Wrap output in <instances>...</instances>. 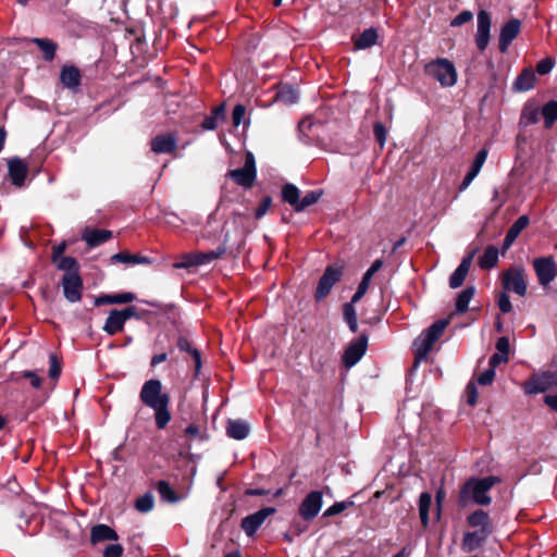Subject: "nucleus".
Masks as SVG:
<instances>
[{"label":"nucleus","instance_id":"1","mask_svg":"<svg viewBox=\"0 0 557 557\" xmlns=\"http://www.w3.org/2000/svg\"><path fill=\"white\" fill-rule=\"evenodd\" d=\"M139 398L145 406L153 410L157 428L164 429L171 421L170 396L162 392L161 381L157 379L146 381L141 386Z\"/></svg>","mask_w":557,"mask_h":557},{"label":"nucleus","instance_id":"2","mask_svg":"<svg viewBox=\"0 0 557 557\" xmlns=\"http://www.w3.org/2000/svg\"><path fill=\"white\" fill-rule=\"evenodd\" d=\"M498 482L499 479L493 475L468 480L460 490L459 505L466 507L472 500L478 505L488 506L492 503V498L487 493Z\"/></svg>","mask_w":557,"mask_h":557},{"label":"nucleus","instance_id":"3","mask_svg":"<svg viewBox=\"0 0 557 557\" xmlns=\"http://www.w3.org/2000/svg\"><path fill=\"white\" fill-rule=\"evenodd\" d=\"M557 388V371H545L533 374L523 383V389L529 395L544 393L550 388ZM544 403L557 412V393L549 394L544 397Z\"/></svg>","mask_w":557,"mask_h":557},{"label":"nucleus","instance_id":"4","mask_svg":"<svg viewBox=\"0 0 557 557\" xmlns=\"http://www.w3.org/2000/svg\"><path fill=\"white\" fill-rule=\"evenodd\" d=\"M448 325V320L442 319L424 330L414 341V354L417 360L425 359L435 342L442 336Z\"/></svg>","mask_w":557,"mask_h":557},{"label":"nucleus","instance_id":"5","mask_svg":"<svg viewBox=\"0 0 557 557\" xmlns=\"http://www.w3.org/2000/svg\"><path fill=\"white\" fill-rule=\"evenodd\" d=\"M429 76L436 79L443 87H451L457 83V71L453 62L447 59H437L425 65Z\"/></svg>","mask_w":557,"mask_h":557},{"label":"nucleus","instance_id":"6","mask_svg":"<svg viewBox=\"0 0 557 557\" xmlns=\"http://www.w3.org/2000/svg\"><path fill=\"white\" fill-rule=\"evenodd\" d=\"M502 285L504 292H512L523 297L528 288L523 268L512 267L506 270L502 275Z\"/></svg>","mask_w":557,"mask_h":557},{"label":"nucleus","instance_id":"7","mask_svg":"<svg viewBox=\"0 0 557 557\" xmlns=\"http://www.w3.org/2000/svg\"><path fill=\"white\" fill-rule=\"evenodd\" d=\"M136 315V309L134 307H127L122 310L113 309L110 311L103 331L109 335H114L121 332L127 320Z\"/></svg>","mask_w":557,"mask_h":557},{"label":"nucleus","instance_id":"8","mask_svg":"<svg viewBox=\"0 0 557 557\" xmlns=\"http://www.w3.org/2000/svg\"><path fill=\"white\" fill-rule=\"evenodd\" d=\"M342 274L343 271L341 267L329 265L318 283L315 299L321 300L325 298L330 294L332 287L339 281Z\"/></svg>","mask_w":557,"mask_h":557},{"label":"nucleus","instance_id":"9","mask_svg":"<svg viewBox=\"0 0 557 557\" xmlns=\"http://www.w3.org/2000/svg\"><path fill=\"white\" fill-rule=\"evenodd\" d=\"M61 284L66 300L70 302H77L81 300L83 294V281L79 273H64Z\"/></svg>","mask_w":557,"mask_h":557},{"label":"nucleus","instance_id":"10","mask_svg":"<svg viewBox=\"0 0 557 557\" xmlns=\"http://www.w3.org/2000/svg\"><path fill=\"white\" fill-rule=\"evenodd\" d=\"M322 505V493L320 491H312L302 499L299 506V515L304 520L310 521L318 516Z\"/></svg>","mask_w":557,"mask_h":557},{"label":"nucleus","instance_id":"11","mask_svg":"<svg viewBox=\"0 0 557 557\" xmlns=\"http://www.w3.org/2000/svg\"><path fill=\"white\" fill-rule=\"evenodd\" d=\"M533 268L541 285H548L557 275V263L553 257L535 259Z\"/></svg>","mask_w":557,"mask_h":557},{"label":"nucleus","instance_id":"12","mask_svg":"<svg viewBox=\"0 0 557 557\" xmlns=\"http://www.w3.org/2000/svg\"><path fill=\"white\" fill-rule=\"evenodd\" d=\"M275 512L273 507H264L255 513L245 517L242 520L240 527L247 536L251 537L256 534L258 529L263 524L265 519Z\"/></svg>","mask_w":557,"mask_h":557},{"label":"nucleus","instance_id":"13","mask_svg":"<svg viewBox=\"0 0 557 557\" xmlns=\"http://www.w3.org/2000/svg\"><path fill=\"white\" fill-rule=\"evenodd\" d=\"M491 16L486 11L478 13V30L475 44L479 50L484 51L490 41Z\"/></svg>","mask_w":557,"mask_h":557},{"label":"nucleus","instance_id":"14","mask_svg":"<svg viewBox=\"0 0 557 557\" xmlns=\"http://www.w3.org/2000/svg\"><path fill=\"white\" fill-rule=\"evenodd\" d=\"M367 350V339L364 337L351 343L343 355L345 367H354L364 355Z\"/></svg>","mask_w":557,"mask_h":557},{"label":"nucleus","instance_id":"15","mask_svg":"<svg viewBox=\"0 0 557 557\" xmlns=\"http://www.w3.org/2000/svg\"><path fill=\"white\" fill-rule=\"evenodd\" d=\"M28 166L25 161L20 158H12L8 161L9 177L13 185L21 187L24 185Z\"/></svg>","mask_w":557,"mask_h":557},{"label":"nucleus","instance_id":"16","mask_svg":"<svg viewBox=\"0 0 557 557\" xmlns=\"http://www.w3.org/2000/svg\"><path fill=\"white\" fill-rule=\"evenodd\" d=\"M487 156H488V151L485 148L481 149L476 153V156L471 164L470 170L468 171V173L466 174L463 181L461 182V184L459 186V191L466 190L470 186V184L473 182V180L479 175L483 164L485 163V161L487 159Z\"/></svg>","mask_w":557,"mask_h":557},{"label":"nucleus","instance_id":"17","mask_svg":"<svg viewBox=\"0 0 557 557\" xmlns=\"http://www.w3.org/2000/svg\"><path fill=\"white\" fill-rule=\"evenodd\" d=\"M520 26V21L512 18L502 27L499 34V50L502 52H506L512 40L518 36Z\"/></svg>","mask_w":557,"mask_h":557},{"label":"nucleus","instance_id":"18","mask_svg":"<svg viewBox=\"0 0 557 557\" xmlns=\"http://www.w3.org/2000/svg\"><path fill=\"white\" fill-rule=\"evenodd\" d=\"M474 253L475 251H472L468 256L463 257L458 268L450 275L449 286L451 288H458L462 285L471 267Z\"/></svg>","mask_w":557,"mask_h":557},{"label":"nucleus","instance_id":"19","mask_svg":"<svg viewBox=\"0 0 557 557\" xmlns=\"http://www.w3.org/2000/svg\"><path fill=\"white\" fill-rule=\"evenodd\" d=\"M491 534L492 533H488L486 530L467 532L462 539V549L468 553L476 550Z\"/></svg>","mask_w":557,"mask_h":557},{"label":"nucleus","instance_id":"20","mask_svg":"<svg viewBox=\"0 0 557 557\" xmlns=\"http://www.w3.org/2000/svg\"><path fill=\"white\" fill-rule=\"evenodd\" d=\"M177 141L172 134H162L151 140V150L154 153H170L176 149Z\"/></svg>","mask_w":557,"mask_h":557},{"label":"nucleus","instance_id":"21","mask_svg":"<svg viewBox=\"0 0 557 557\" xmlns=\"http://www.w3.org/2000/svg\"><path fill=\"white\" fill-rule=\"evenodd\" d=\"M468 525L479 531L486 530L488 533H493L494 528L491 522L490 516L486 511L479 509L472 512L467 518Z\"/></svg>","mask_w":557,"mask_h":557},{"label":"nucleus","instance_id":"22","mask_svg":"<svg viewBox=\"0 0 557 557\" xmlns=\"http://www.w3.org/2000/svg\"><path fill=\"white\" fill-rule=\"evenodd\" d=\"M81 72L74 65H64L61 69L60 81L65 88L76 90L81 85Z\"/></svg>","mask_w":557,"mask_h":557},{"label":"nucleus","instance_id":"23","mask_svg":"<svg viewBox=\"0 0 557 557\" xmlns=\"http://www.w3.org/2000/svg\"><path fill=\"white\" fill-rule=\"evenodd\" d=\"M224 252H225L224 248H219L216 251L198 252V253L193 255V261L177 263L175 267L176 268H188L191 265L208 264L211 261L220 258Z\"/></svg>","mask_w":557,"mask_h":557},{"label":"nucleus","instance_id":"24","mask_svg":"<svg viewBox=\"0 0 557 557\" xmlns=\"http://www.w3.org/2000/svg\"><path fill=\"white\" fill-rule=\"evenodd\" d=\"M117 539V533L107 524H97L90 532V540L94 544L103 541H116Z\"/></svg>","mask_w":557,"mask_h":557},{"label":"nucleus","instance_id":"25","mask_svg":"<svg viewBox=\"0 0 557 557\" xmlns=\"http://www.w3.org/2000/svg\"><path fill=\"white\" fill-rule=\"evenodd\" d=\"M529 222L530 221L527 215H521L515 221L505 236L504 248L507 249L513 244L520 233L529 225Z\"/></svg>","mask_w":557,"mask_h":557},{"label":"nucleus","instance_id":"26","mask_svg":"<svg viewBox=\"0 0 557 557\" xmlns=\"http://www.w3.org/2000/svg\"><path fill=\"white\" fill-rule=\"evenodd\" d=\"M257 171L245 168L235 169L228 172V176L243 187H251L256 180Z\"/></svg>","mask_w":557,"mask_h":557},{"label":"nucleus","instance_id":"27","mask_svg":"<svg viewBox=\"0 0 557 557\" xmlns=\"http://www.w3.org/2000/svg\"><path fill=\"white\" fill-rule=\"evenodd\" d=\"M112 237V232L108 230H87L83 234V239L89 247H97Z\"/></svg>","mask_w":557,"mask_h":557},{"label":"nucleus","instance_id":"28","mask_svg":"<svg viewBox=\"0 0 557 557\" xmlns=\"http://www.w3.org/2000/svg\"><path fill=\"white\" fill-rule=\"evenodd\" d=\"M226 434L237 441L244 440L249 434V425L243 420H228Z\"/></svg>","mask_w":557,"mask_h":557},{"label":"nucleus","instance_id":"29","mask_svg":"<svg viewBox=\"0 0 557 557\" xmlns=\"http://www.w3.org/2000/svg\"><path fill=\"white\" fill-rule=\"evenodd\" d=\"M111 263H125V264H149L151 261L148 257L133 255L127 251L114 253L110 258Z\"/></svg>","mask_w":557,"mask_h":557},{"label":"nucleus","instance_id":"30","mask_svg":"<svg viewBox=\"0 0 557 557\" xmlns=\"http://www.w3.org/2000/svg\"><path fill=\"white\" fill-rule=\"evenodd\" d=\"M535 74L531 70H524L515 81L513 88L518 91H528L533 88Z\"/></svg>","mask_w":557,"mask_h":557},{"label":"nucleus","instance_id":"31","mask_svg":"<svg viewBox=\"0 0 557 557\" xmlns=\"http://www.w3.org/2000/svg\"><path fill=\"white\" fill-rule=\"evenodd\" d=\"M32 42L38 46L46 61H52L54 59L58 48L54 41L48 38H32Z\"/></svg>","mask_w":557,"mask_h":557},{"label":"nucleus","instance_id":"32","mask_svg":"<svg viewBox=\"0 0 557 557\" xmlns=\"http://www.w3.org/2000/svg\"><path fill=\"white\" fill-rule=\"evenodd\" d=\"M498 262V249L494 246L486 248L484 253L480 257L478 263L481 269H492Z\"/></svg>","mask_w":557,"mask_h":557},{"label":"nucleus","instance_id":"33","mask_svg":"<svg viewBox=\"0 0 557 557\" xmlns=\"http://www.w3.org/2000/svg\"><path fill=\"white\" fill-rule=\"evenodd\" d=\"M377 33L374 28L364 29L355 41L358 49H367L376 44Z\"/></svg>","mask_w":557,"mask_h":557},{"label":"nucleus","instance_id":"34","mask_svg":"<svg viewBox=\"0 0 557 557\" xmlns=\"http://www.w3.org/2000/svg\"><path fill=\"white\" fill-rule=\"evenodd\" d=\"M224 119V104L216 107L209 116L202 122V128L213 131L218 127L221 120Z\"/></svg>","mask_w":557,"mask_h":557},{"label":"nucleus","instance_id":"35","mask_svg":"<svg viewBox=\"0 0 557 557\" xmlns=\"http://www.w3.org/2000/svg\"><path fill=\"white\" fill-rule=\"evenodd\" d=\"M541 114L544 117L546 128H550L557 120V101L552 100L542 107Z\"/></svg>","mask_w":557,"mask_h":557},{"label":"nucleus","instance_id":"36","mask_svg":"<svg viewBox=\"0 0 557 557\" xmlns=\"http://www.w3.org/2000/svg\"><path fill=\"white\" fill-rule=\"evenodd\" d=\"M475 289L473 286L463 289L457 297L456 300V312L463 313L468 310L469 304L474 296Z\"/></svg>","mask_w":557,"mask_h":557},{"label":"nucleus","instance_id":"37","mask_svg":"<svg viewBox=\"0 0 557 557\" xmlns=\"http://www.w3.org/2000/svg\"><path fill=\"white\" fill-rule=\"evenodd\" d=\"M282 197L284 201L297 210V206L300 199V191L295 185L286 184L282 189Z\"/></svg>","mask_w":557,"mask_h":557},{"label":"nucleus","instance_id":"38","mask_svg":"<svg viewBox=\"0 0 557 557\" xmlns=\"http://www.w3.org/2000/svg\"><path fill=\"white\" fill-rule=\"evenodd\" d=\"M432 504V496L429 493H422L419 499V515L421 523L426 527L429 524V511Z\"/></svg>","mask_w":557,"mask_h":557},{"label":"nucleus","instance_id":"39","mask_svg":"<svg viewBox=\"0 0 557 557\" xmlns=\"http://www.w3.org/2000/svg\"><path fill=\"white\" fill-rule=\"evenodd\" d=\"M354 304L355 302H351V301L345 304L344 308H343V313H344V319H345L346 323L348 324L350 331L355 333L358 330V323H357V313H356Z\"/></svg>","mask_w":557,"mask_h":557},{"label":"nucleus","instance_id":"40","mask_svg":"<svg viewBox=\"0 0 557 557\" xmlns=\"http://www.w3.org/2000/svg\"><path fill=\"white\" fill-rule=\"evenodd\" d=\"M158 492L161 498L169 503H176L180 500L175 491L171 487V485L166 481H159L157 485Z\"/></svg>","mask_w":557,"mask_h":557},{"label":"nucleus","instance_id":"41","mask_svg":"<svg viewBox=\"0 0 557 557\" xmlns=\"http://www.w3.org/2000/svg\"><path fill=\"white\" fill-rule=\"evenodd\" d=\"M154 506V497L151 493H146L143 496L138 497L135 503V508L137 511L146 513L152 510Z\"/></svg>","mask_w":557,"mask_h":557},{"label":"nucleus","instance_id":"42","mask_svg":"<svg viewBox=\"0 0 557 557\" xmlns=\"http://www.w3.org/2000/svg\"><path fill=\"white\" fill-rule=\"evenodd\" d=\"M59 270L65 273L76 272L78 273V263L73 257H61L57 262H53Z\"/></svg>","mask_w":557,"mask_h":557},{"label":"nucleus","instance_id":"43","mask_svg":"<svg viewBox=\"0 0 557 557\" xmlns=\"http://www.w3.org/2000/svg\"><path fill=\"white\" fill-rule=\"evenodd\" d=\"M322 196L321 190H311L307 193L301 199H299L298 206H297V212H300L305 210L307 207H310L318 202L320 197Z\"/></svg>","mask_w":557,"mask_h":557},{"label":"nucleus","instance_id":"44","mask_svg":"<svg viewBox=\"0 0 557 557\" xmlns=\"http://www.w3.org/2000/svg\"><path fill=\"white\" fill-rule=\"evenodd\" d=\"M539 110L535 107H525L521 114V123L524 125H531L539 121Z\"/></svg>","mask_w":557,"mask_h":557},{"label":"nucleus","instance_id":"45","mask_svg":"<svg viewBox=\"0 0 557 557\" xmlns=\"http://www.w3.org/2000/svg\"><path fill=\"white\" fill-rule=\"evenodd\" d=\"M278 99L285 103H295L298 100V92L292 87H284L278 94Z\"/></svg>","mask_w":557,"mask_h":557},{"label":"nucleus","instance_id":"46","mask_svg":"<svg viewBox=\"0 0 557 557\" xmlns=\"http://www.w3.org/2000/svg\"><path fill=\"white\" fill-rule=\"evenodd\" d=\"M352 505V502H336L335 504H333L331 507H329L323 516L324 517H331V516H335V515H338L341 512H343L344 510H346L348 508V506Z\"/></svg>","mask_w":557,"mask_h":557},{"label":"nucleus","instance_id":"47","mask_svg":"<svg viewBox=\"0 0 557 557\" xmlns=\"http://www.w3.org/2000/svg\"><path fill=\"white\" fill-rule=\"evenodd\" d=\"M497 305L503 313H509L512 310V305L506 292H502L498 295Z\"/></svg>","mask_w":557,"mask_h":557},{"label":"nucleus","instance_id":"48","mask_svg":"<svg viewBox=\"0 0 557 557\" xmlns=\"http://www.w3.org/2000/svg\"><path fill=\"white\" fill-rule=\"evenodd\" d=\"M373 133H374V137L377 140V143L380 144V146L384 147L385 141H386V136H387L385 126L380 122L375 123L373 126Z\"/></svg>","mask_w":557,"mask_h":557},{"label":"nucleus","instance_id":"49","mask_svg":"<svg viewBox=\"0 0 557 557\" xmlns=\"http://www.w3.org/2000/svg\"><path fill=\"white\" fill-rule=\"evenodd\" d=\"M555 65V62L550 58L541 60L536 65V71L540 75L548 74Z\"/></svg>","mask_w":557,"mask_h":557},{"label":"nucleus","instance_id":"50","mask_svg":"<svg viewBox=\"0 0 557 557\" xmlns=\"http://www.w3.org/2000/svg\"><path fill=\"white\" fill-rule=\"evenodd\" d=\"M369 285H370V281L362 277L356 293L351 297V302H358L367 293Z\"/></svg>","mask_w":557,"mask_h":557},{"label":"nucleus","instance_id":"51","mask_svg":"<svg viewBox=\"0 0 557 557\" xmlns=\"http://www.w3.org/2000/svg\"><path fill=\"white\" fill-rule=\"evenodd\" d=\"M246 114V108L243 104H236L232 112V120L234 126H238Z\"/></svg>","mask_w":557,"mask_h":557},{"label":"nucleus","instance_id":"52","mask_svg":"<svg viewBox=\"0 0 557 557\" xmlns=\"http://www.w3.org/2000/svg\"><path fill=\"white\" fill-rule=\"evenodd\" d=\"M123 547L120 544H110L103 550V557H121Z\"/></svg>","mask_w":557,"mask_h":557},{"label":"nucleus","instance_id":"53","mask_svg":"<svg viewBox=\"0 0 557 557\" xmlns=\"http://www.w3.org/2000/svg\"><path fill=\"white\" fill-rule=\"evenodd\" d=\"M495 377V370L488 368L483 373H481L478 377V383L481 385H490L493 383Z\"/></svg>","mask_w":557,"mask_h":557},{"label":"nucleus","instance_id":"54","mask_svg":"<svg viewBox=\"0 0 557 557\" xmlns=\"http://www.w3.org/2000/svg\"><path fill=\"white\" fill-rule=\"evenodd\" d=\"M473 15L470 11L460 12L450 23L451 26H460L472 20Z\"/></svg>","mask_w":557,"mask_h":557},{"label":"nucleus","instance_id":"55","mask_svg":"<svg viewBox=\"0 0 557 557\" xmlns=\"http://www.w3.org/2000/svg\"><path fill=\"white\" fill-rule=\"evenodd\" d=\"M271 202L272 200L270 197H265L261 200L260 205L257 207L255 211L256 219H261L267 213L271 206Z\"/></svg>","mask_w":557,"mask_h":557},{"label":"nucleus","instance_id":"56","mask_svg":"<svg viewBox=\"0 0 557 557\" xmlns=\"http://www.w3.org/2000/svg\"><path fill=\"white\" fill-rule=\"evenodd\" d=\"M467 404L470 406H474L478 400V391L474 383H469L467 385Z\"/></svg>","mask_w":557,"mask_h":557},{"label":"nucleus","instance_id":"57","mask_svg":"<svg viewBox=\"0 0 557 557\" xmlns=\"http://www.w3.org/2000/svg\"><path fill=\"white\" fill-rule=\"evenodd\" d=\"M509 348H510V345H509V339L507 337L503 336L497 339L496 349H497L498 354H502V355L508 357Z\"/></svg>","mask_w":557,"mask_h":557},{"label":"nucleus","instance_id":"58","mask_svg":"<svg viewBox=\"0 0 557 557\" xmlns=\"http://www.w3.org/2000/svg\"><path fill=\"white\" fill-rule=\"evenodd\" d=\"M66 249V243L62 242L52 247L51 260L52 262H57L61 257H64L63 253Z\"/></svg>","mask_w":557,"mask_h":557},{"label":"nucleus","instance_id":"59","mask_svg":"<svg viewBox=\"0 0 557 557\" xmlns=\"http://www.w3.org/2000/svg\"><path fill=\"white\" fill-rule=\"evenodd\" d=\"M135 298V295L129 292L113 294V299L115 304H128L132 302Z\"/></svg>","mask_w":557,"mask_h":557},{"label":"nucleus","instance_id":"60","mask_svg":"<svg viewBox=\"0 0 557 557\" xmlns=\"http://www.w3.org/2000/svg\"><path fill=\"white\" fill-rule=\"evenodd\" d=\"M22 376L28 379L30 385L35 388H38L41 385V379L37 373L33 371H25L22 373Z\"/></svg>","mask_w":557,"mask_h":557},{"label":"nucleus","instance_id":"61","mask_svg":"<svg viewBox=\"0 0 557 557\" xmlns=\"http://www.w3.org/2000/svg\"><path fill=\"white\" fill-rule=\"evenodd\" d=\"M382 260L377 259L375 260L371 267L367 270L363 277L371 282L372 276L382 268Z\"/></svg>","mask_w":557,"mask_h":557},{"label":"nucleus","instance_id":"62","mask_svg":"<svg viewBox=\"0 0 557 557\" xmlns=\"http://www.w3.org/2000/svg\"><path fill=\"white\" fill-rule=\"evenodd\" d=\"M61 373V367L59 366L58 361H57V358L54 355H51L50 356V369H49V374L52 379H55L60 375Z\"/></svg>","mask_w":557,"mask_h":557},{"label":"nucleus","instance_id":"63","mask_svg":"<svg viewBox=\"0 0 557 557\" xmlns=\"http://www.w3.org/2000/svg\"><path fill=\"white\" fill-rule=\"evenodd\" d=\"M507 361H508V357H506V356H504L502 354L496 352V354L491 356L490 361H488V366H490V368L495 370V368L498 364H500L503 362H507Z\"/></svg>","mask_w":557,"mask_h":557},{"label":"nucleus","instance_id":"64","mask_svg":"<svg viewBox=\"0 0 557 557\" xmlns=\"http://www.w3.org/2000/svg\"><path fill=\"white\" fill-rule=\"evenodd\" d=\"M177 346L181 350H184V351H187L191 355V349H194L191 347V344L189 343V341L185 337H181L177 342Z\"/></svg>","mask_w":557,"mask_h":557}]
</instances>
